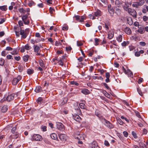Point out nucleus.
I'll return each instance as SVG.
<instances>
[{
    "instance_id": "obj_1",
    "label": "nucleus",
    "mask_w": 148,
    "mask_h": 148,
    "mask_svg": "<svg viewBox=\"0 0 148 148\" xmlns=\"http://www.w3.org/2000/svg\"><path fill=\"white\" fill-rule=\"evenodd\" d=\"M30 32L29 28L26 29L25 30L21 29L20 30V34L21 35L22 38L25 39L28 35Z\"/></svg>"
},
{
    "instance_id": "obj_2",
    "label": "nucleus",
    "mask_w": 148,
    "mask_h": 148,
    "mask_svg": "<svg viewBox=\"0 0 148 148\" xmlns=\"http://www.w3.org/2000/svg\"><path fill=\"white\" fill-rule=\"evenodd\" d=\"M18 96V93H12L9 95L7 97L6 99L8 101L10 102L13 100L16 97Z\"/></svg>"
},
{
    "instance_id": "obj_3",
    "label": "nucleus",
    "mask_w": 148,
    "mask_h": 148,
    "mask_svg": "<svg viewBox=\"0 0 148 148\" xmlns=\"http://www.w3.org/2000/svg\"><path fill=\"white\" fill-rule=\"evenodd\" d=\"M32 139L33 140L40 141L42 140V136L39 134H34L32 137Z\"/></svg>"
},
{
    "instance_id": "obj_4",
    "label": "nucleus",
    "mask_w": 148,
    "mask_h": 148,
    "mask_svg": "<svg viewBox=\"0 0 148 148\" xmlns=\"http://www.w3.org/2000/svg\"><path fill=\"white\" fill-rule=\"evenodd\" d=\"M28 16L27 14L23 15L22 17V21L25 25H28L29 23V21L28 19Z\"/></svg>"
},
{
    "instance_id": "obj_5",
    "label": "nucleus",
    "mask_w": 148,
    "mask_h": 148,
    "mask_svg": "<svg viewBox=\"0 0 148 148\" xmlns=\"http://www.w3.org/2000/svg\"><path fill=\"white\" fill-rule=\"evenodd\" d=\"M103 122H104L105 125L108 128L111 129L114 127V125L106 119H104Z\"/></svg>"
},
{
    "instance_id": "obj_6",
    "label": "nucleus",
    "mask_w": 148,
    "mask_h": 148,
    "mask_svg": "<svg viewBox=\"0 0 148 148\" xmlns=\"http://www.w3.org/2000/svg\"><path fill=\"white\" fill-rule=\"evenodd\" d=\"M21 79V77L20 75H18L16 77L14 78L12 80L13 85H16Z\"/></svg>"
},
{
    "instance_id": "obj_7",
    "label": "nucleus",
    "mask_w": 148,
    "mask_h": 148,
    "mask_svg": "<svg viewBox=\"0 0 148 148\" xmlns=\"http://www.w3.org/2000/svg\"><path fill=\"white\" fill-rule=\"evenodd\" d=\"M128 13L134 18L136 17L137 16V13L136 11L130 8V10H128Z\"/></svg>"
},
{
    "instance_id": "obj_8",
    "label": "nucleus",
    "mask_w": 148,
    "mask_h": 148,
    "mask_svg": "<svg viewBox=\"0 0 148 148\" xmlns=\"http://www.w3.org/2000/svg\"><path fill=\"white\" fill-rule=\"evenodd\" d=\"M57 128L60 131H63L64 130V125L61 123L58 122L57 124Z\"/></svg>"
},
{
    "instance_id": "obj_9",
    "label": "nucleus",
    "mask_w": 148,
    "mask_h": 148,
    "mask_svg": "<svg viewBox=\"0 0 148 148\" xmlns=\"http://www.w3.org/2000/svg\"><path fill=\"white\" fill-rule=\"evenodd\" d=\"M97 145V142L96 141H93L89 144L88 148H96Z\"/></svg>"
},
{
    "instance_id": "obj_10",
    "label": "nucleus",
    "mask_w": 148,
    "mask_h": 148,
    "mask_svg": "<svg viewBox=\"0 0 148 148\" xmlns=\"http://www.w3.org/2000/svg\"><path fill=\"white\" fill-rule=\"evenodd\" d=\"M143 5L138 2H134L132 4V6L133 7L138 8L139 6H141Z\"/></svg>"
},
{
    "instance_id": "obj_11",
    "label": "nucleus",
    "mask_w": 148,
    "mask_h": 148,
    "mask_svg": "<svg viewBox=\"0 0 148 148\" xmlns=\"http://www.w3.org/2000/svg\"><path fill=\"white\" fill-rule=\"evenodd\" d=\"M60 139L62 141H65L66 139V136L64 134H61L58 135Z\"/></svg>"
},
{
    "instance_id": "obj_12",
    "label": "nucleus",
    "mask_w": 148,
    "mask_h": 148,
    "mask_svg": "<svg viewBox=\"0 0 148 148\" xmlns=\"http://www.w3.org/2000/svg\"><path fill=\"white\" fill-rule=\"evenodd\" d=\"M102 13L100 10H97L94 12V15L95 16L99 17L102 15Z\"/></svg>"
},
{
    "instance_id": "obj_13",
    "label": "nucleus",
    "mask_w": 148,
    "mask_h": 148,
    "mask_svg": "<svg viewBox=\"0 0 148 148\" xmlns=\"http://www.w3.org/2000/svg\"><path fill=\"white\" fill-rule=\"evenodd\" d=\"M74 119L76 121L79 122L81 120V118L78 115L75 114L73 115Z\"/></svg>"
},
{
    "instance_id": "obj_14",
    "label": "nucleus",
    "mask_w": 148,
    "mask_h": 148,
    "mask_svg": "<svg viewBox=\"0 0 148 148\" xmlns=\"http://www.w3.org/2000/svg\"><path fill=\"white\" fill-rule=\"evenodd\" d=\"M81 92L84 95H88L90 93V91L88 89L86 88L82 89Z\"/></svg>"
},
{
    "instance_id": "obj_15",
    "label": "nucleus",
    "mask_w": 148,
    "mask_h": 148,
    "mask_svg": "<svg viewBox=\"0 0 148 148\" xmlns=\"http://www.w3.org/2000/svg\"><path fill=\"white\" fill-rule=\"evenodd\" d=\"M34 51L36 53L38 52L40 50V47L37 45H34L33 46Z\"/></svg>"
},
{
    "instance_id": "obj_16",
    "label": "nucleus",
    "mask_w": 148,
    "mask_h": 148,
    "mask_svg": "<svg viewBox=\"0 0 148 148\" xmlns=\"http://www.w3.org/2000/svg\"><path fill=\"white\" fill-rule=\"evenodd\" d=\"M122 3L119 0H116L115 2V4L117 7H119L122 5Z\"/></svg>"
},
{
    "instance_id": "obj_17",
    "label": "nucleus",
    "mask_w": 148,
    "mask_h": 148,
    "mask_svg": "<svg viewBox=\"0 0 148 148\" xmlns=\"http://www.w3.org/2000/svg\"><path fill=\"white\" fill-rule=\"evenodd\" d=\"M8 109L7 106L4 105L1 108V111L3 112H6Z\"/></svg>"
},
{
    "instance_id": "obj_18",
    "label": "nucleus",
    "mask_w": 148,
    "mask_h": 148,
    "mask_svg": "<svg viewBox=\"0 0 148 148\" xmlns=\"http://www.w3.org/2000/svg\"><path fill=\"white\" fill-rule=\"evenodd\" d=\"M106 82L107 83H108L110 81L109 77L110 75L109 73L107 72L106 74Z\"/></svg>"
},
{
    "instance_id": "obj_19",
    "label": "nucleus",
    "mask_w": 148,
    "mask_h": 148,
    "mask_svg": "<svg viewBox=\"0 0 148 148\" xmlns=\"http://www.w3.org/2000/svg\"><path fill=\"white\" fill-rule=\"evenodd\" d=\"M124 31L126 34H130L131 33V31L130 29L128 27H126L124 29Z\"/></svg>"
},
{
    "instance_id": "obj_20",
    "label": "nucleus",
    "mask_w": 148,
    "mask_h": 148,
    "mask_svg": "<svg viewBox=\"0 0 148 148\" xmlns=\"http://www.w3.org/2000/svg\"><path fill=\"white\" fill-rule=\"evenodd\" d=\"M51 138L53 139L56 140L58 138L57 134L55 133L51 134L50 135Z\"/></svg>"
},
{
    "instance_id": "obj_21",
    "label": "nucleus",
    "mask_w": 148,
    "mask_h": 148,
    "mask_svg": "<svg viewBox=\"0 0 148 148\" xmlns=\"http://www.w3.org/2000/svg\"><path fill=\"white\" fill-rule=\"evenodd\" d=\"M41 87L40 86H38L36 87L35 91L36 93H38L40 92L42 90Z\"/></svg>"
},
{
    "instance_id": "obj_22",
    "label": "nucleus",
    "mask_w": 148,
    "mask_h": 148,
    "mask_svg": "<svg viewBox=\"0 0 148 148\" xmlns=\"http://www.w3.org/2000/svg\"><path fill=\"white\" fill-rule=\"evenodd\" d=\"M15 133V134H14L13 135H11V136L12 138L16 139L19 136V134L17 132H16Z\"/></svg>"
},
{
    "instance_id": "obj_23",
    "label": "nucleus",
    "mask_w": 148,
    "mask_h": 148,
    "mask_svg": "<svg viewBox=\"0 0 148 148\" xmlns=\"http://www.w3.org/2000/svg\"><path fill=\"white\" fill-rule=\"evenodd\" d=\"M127 74L131 77H132L133 76V74L131 71L129 69H128L127 70Z\"/></svg>"
},
{
    "instance_id": "obj_24",
    "label": "nucleus",
    "mask_w": 148,
    "mask_h": 148,
    "mask_svg": "<svg viewBox=\"0 0 148 148\" xmlns=\"http://www.w3.org/2000/svg\"><path fill=\"white\" fill-rule=\"evenodd\" d=\"M122 36L121 35H119L116 38V39L119 42H121L122 40Z\"/></svg>"
},
{
    "instance_id": "obj_25",
    "label": "nucleus",
    "mask_w": 148,
    "mask_h": 148,
    "mask_svg": "<svg viewBox=\"0 0 148 148\" xmlns=\"http://www.w3.org/2000/svg\"><path fill=\"white\" fill-rule=\"evenodd\" d=\"M29 57V56L28 55H26L24 56L23 58L24 61L27 62L28 60Z\"/></svg>"
},
{
    "instance_id": "obj_26",
    "label": "nucleus",
    "mask_w": 148,
    "mask_h": 148,
    "mask_svg": "<svg viewBox=\"0 0 148 148\" xmlns=\"http://www.w3.org/2000/svg\"><path fill=\"white\" fill-rule=\"evenodd\" d=\"M77 135V136L76 137V138L78 139L82 140L84 139V138L82 134H78Z\"/></svg>"
},
{
    "instance_id": "obj_27",
    "label": "nucleus",
    "mask_w": 148,
    "mask_h": 148,
    "mask_svg": "<svg viewBox=\"0 0 148 148\" xmlns=\"http://www.w3.org/2000/svg\"><path fill=\"white\" fill-rule=\"evenodd\" d=\"M24 47V48L27 50H29L32 49V47L27 44Z\"/></svg>"
},
{
    "instance_id": "obj_28",
    "label": "nucleus",
    "mask_w": 148,
    "mask_h": 148,
    "mask_svg": "<svg viewBox=\"0 0 148 148\" xmlns=\"http://www.w3.org/2000/svg\"><path fill=\"white\" fill-rule=\"evenodd\" d=\"M115 13L118 15H120L121 14V10L119 8H116L115 9Z\"/></svg>"
},
{
    "instance_id": "obj_29",
    "label": "nucleus",
    "mask_w": 148,
    "mask_h": 148,
    "mask_svg": "<svg viewBox=\"0 0 148 148\" xmlns=\"http://www.w3.org/2000/svg\"><path fill=\"white\" fill-rule=\"evenodd\" d=\"M101 41V40L99 39H98L97 38H95V45H99L98 42Z\"/></svg>"
},
{
    "instance_id": "obj_30",
    "label": "nucleus",
    "mask_w": 148,
    "mask_h": 148,
    "mask_svg": "<svg viewBox=\"0 0 148 148\" xmlns=\"http://www.w3.org/2000/svg\"><path fill=\"white\" fill-rule=\"evenodd\" d=\"M39 64L40 66L42 68L45 67V64L43 61L42 60H40L39 61Z\"/></svg>"
},
{
    "instance_id": "obj_31",
    "label": "nucleus",
    "mask_w": 148,
    "mask_h": 148,
    "mask_svg": "<svg viewBox=\"0 0 148 148\" xmlns=\"http://www.w3.org/2000/svg\"><path fill=\"white\" fill-rule=\"evenodd\" d=\"M0 9L2 11H6L7 9V8L6 5H3L0 6Z\"/></svg>"
},
{
    "instance_id": "obj_32",
    "label": "nucleus",
    "mask_w": 148,
    "mask_h": 148,
    "mask_svg": "<svg viewBox=\"0 0 148 148\" xmlns=\"http://www.w3.org/2000/svg\"><path fill=\"white\" fill-rule=\"evenodd\" d=\"M19 12L21 13L24 14L26 12V10H24L23 8H20L18 9Z\"/></svg>"
},
{
    "instance_id": "obj_33",
    "label": "nucleus",
    "mask_w": 148,
    "mask_h": 148,
    "mask_svg": "<svg viewBox=\"0 0 148 148\" xmlns=\"http://www.w3.org/2000/svg\"><path fill=\"white\" fill-rule=\"evenodd\" d=\"M70 83L72 85H75L76 86H78L79 85V84L78 83L74 81H71Z\"/></svg>"
},
{
    "instance_id": "obj_34",
    "label": "nucleus",
    "mask_w": 148,
    "mask_h": 148,
    "mask_svg": "<svg viewBox=\"0 0 148 148\" xmlns=\"http://www.w3.org/2000/svg\"><path fill=\"white\" fill-rule=\"evenodd\" d=\"M92 78L94 79H101V80H103V78H102V76H100L99 77L98 76H93L92 77Z\"/></svg>"
},
{
    "instance_id": "obj_35",
    "label": "nucleus",
    "mask_w": 148,
    "mask_h": 148,
    "mask_svg": "<svg viewBox=\"0 0 148 148\" xmlns=\"http://www.w3.org/2000/svg\"><path fill=\"white\" fill-rule=\"evenodd\" d=\"M43 99L42 97H39L37 100H36V101L39 104H40L41 103V102L42 101Z\"/></svg>"
},
{
    "instance_id": "obj_36",
    "label": "nucleus",
    "mask_w": 148,
    "mask_h": 148,
    "mask_svg": "<svg viewBox=\"0 0 148 148\" xmlns=\"http://www.w3.org/2000/svg\"><path fill=\"white\" fill-rule=\"evenodd\" d=\"M11 53L13 55H15L18 54V52L16 49H14L11 52Z\"/></svg>"
},
{
    "instance_id": "obj_37",
    "label": "nucleus",
    "mask_w": 148,
    "mask_h": 148,
    "mask_svg": "<svg viewBox=\"0 0 148 148\" xmlns=\"http://www.w3.org/2000/svg\"><path fill=\"white\" fill-rule=\"evenodd\" d=\"M129 42V41H124L122 44V45L123 46L125 47L128 45Z\"/></svg>"
},
{
    "instance_id": "obj_38",
    "label": "nucleus",
    "mask_w": 148,
    "mask_h": 148,
    "mask_svg": "<svg viewBox=\"0 0 148 148\" xmlns=\"http://www.w3.org/2000/svg\"><path fill=\"white\" fill-rule=\"evenodd\" d=\"M138 32L140 34H143L145 32V30L144 29L142 28L138 29Z\"/></svg>"
},
{
    "instance_id": "obj_39",
    "label": "nucleus",
    "mask_w": 148,
    "mask_h": 148,
    "mask_svg": "<svg viewBox=\"0 0 148 148\" xmlns=\"http://www.w3.org/2000/svg\"><path fill=\"white\" fill-rule=\"evenodd\" d=\"M103 93L105 95L106 97H107L108 98H110L111 97L110 95V94L107 92L106 91H103Z\"/></svg>"
},
{
    "instance_id": "obj_40",
    "label": "nucleus",
    "mask_w": 148,
    "mask_h": 148,
    "mask_svg": "<svg viewBox=\"0 0 148 148\" xmlns=\"http://www.w3.org/2000/svg\"><path fill=\"white\" fill-rule=\"evenodd\" d=\"M63 61H64L62 60V59H60L58 61V63L59 65H61L62 66H63L64 65Z\"/></svg>"
},
{
    "instance_id": "obj_41",
    "label": "nucleus",
    "mask_w": 148,
    "mask_h": 148,
    "mask_svg": "<svg viewBox=\"0 0 148 148\" xmlns=\"http://www.w3.org/2000/svg\"><path fill=\"white\" fill-rule=\"evenodd\" d=\"M114 36V34L111 33H109L108 34V38L110 39H112Z\"/></svg>"
},
{
    "instance_id": "obj_42",
    "label": "nucleus",
    "mask_w": 148,
    "mask_h": 148,
    "mask_svg": "<svg viewBox=\"0 0 148 148\" xmlns=\"http://www.w3.org/2000/svg\"><path fill=\"white\" fill-rule=\"evenodd\" d=\"M4 60L3 59H0V65L3 66L4 64Z\"/></svg>"
},
{
    "instance_id": "obj_43",
    "label": "nucleus",
    "mask_w": 148,
    "mask_h": 148,
    "mask_svg": "<svg viewBox=\"0 0 148 148\" xmlns=\"http://www.w3.org/2000/svg\"><path fill=\"white\" fill-rule=\"evenodd\" d=\"M117 121L118 123L120 125H123V122L119 118L118 119H117Z\"/></svg>"
},
{
    "instance_id": "obj_44",
    "label": "nucleus",
    "mask_w": 148,
    "mask_h": 148,
    "mask_svg": "<svg viewBox=\"0 0 148 148\" xmlns=\"http://www.w3.org/2000/svg\"><path fill=\"white\" fill-rule=\"evenodd\" d=\"M34 73V70L31 69H28L27 70V73L29 74H31Z\"/></svg>"
},
{
    "instance_id": "obj_45",
    "label": "nucleus",
    "mask_w": 148,
    "mask_h": 148,
    "mask_svg": "<svg viewBox=\"0 0 148 148\" xmlns=\"http://www.w3.org/2000/svg\"><path fill=\"white\" fill-rule=\"evenodd\" d=\"M80 20L79 21V22H83L84 20L86 18L84 16H80Z\"/></svg>"
},
{
    "instance_id": "obj_46",
    "label": "nucleus",
    "mask_w": 148,
    "mask_h": 148,
    "mask_svg": "<svg viewBox=\"0 0 148 148\" xmlns=\"http://www.w3.org/2000/svg\"><path fill=\"white\" fill-rule=\"evenodd\" d=\"M49 11L50 13L51 14H53L55 10L52 8L50 7L49 9Z\"/></svg>"
},
{
    "instance_id": "obj_47",
    "label": "nucleus",
    "mask_w": 148,
    "mask_h": 148,
    "mask_svg": "<svg viewBox=\"0 0 148 148\" xmlns=\"http://www.w3.org/2000/svg\"><path fill=\"white\" fill-rule=\"evenodd\" d=\"M137 91L139 94L141 96H143V93L141 91L140 88H137Z\"/></svg>"
},
{
    "instance_id": "obj_48",
    "label": "nucleus",
    "mask_w": 148,
    "mask_h": 148,
    "mask_svg": "<svg viewBox=\"0 0 148 148\" xmlns=\"http://www.w3.org/2000/svg\"><path fill=\"white\" fill-rule=\"evenodd\" d=\"M16 127H14L11 130V132L13 133H15L16 132H15L16 130Z\"/></svg>"
},
{
    "instance_id": "obj_49",
    "label": "nucleus",
    "mask_w": 148,
    "mask_h": 148,
    "mask_svg": "<svg viewBox=\"0 0 148 148\" xmlns=\"http://www.w3.org/2000/svg\"><path fill=\"white\" fill-rule=\"evenodd\" d=\"M80 108L82 109H84L85 107V105L83 103H80L79 104Z\"/></svg>"
},
{
    "instance_id": "obj_50",
    "label": "nucleus",
    "mask_w": 148,
    "mask_h": 148,
    "mask_svg": "<svg viewBox=\"0 0 148 148\" xmlns=\"http://www.w3.org/2000/svg\"><path fill=\"white\" fill-rule=\"evenodd\" d=\"M140 148H146V147L145 145L142 143L140 144Z\"/></svg>"
},
{
    "instance_id": "obj_51",
    "label": "nucleus",
    "mask_w": 148,
    "mask_h": 148,
    "mask_svg": "<svg viewBox=\"0 0 148 148\" xmlns=\"http://www.w3.org/2000/svg\"><path fill=\"white\" fill-rule=\"evenodd\" d=\"M108 11L110 14H112L114 13L113 10L112 8H110V9H108Z\"/></svg>"
},
{
    "instance_id": "obj_52",
    "label": "nucleus",
    "mask_w": 148,
    "mask_h": 148,
    "mask_svg": "<svg viewBox=\"0 0 148 148\" xmlns=\"http://www.w3.org/2000/svg\"><path fill=\"white\" fill-rule=\"evenodd\" d=\"M77 45L80 46L82 45L83 44V43L81 41H78L77 42Z\"/></svg>"
},
{
    "instance_id": "obj_53",
    "label": "nucleus",
    "mask_w": 148,
    "mask_h": 148,
    "mask_svg": "<svg viewBox=\"0 0 148 148\" xmlns=\"http://www.w3.org/2000/svg\"><path fill=\"white\" fill-rule=\"evenodd\" d=\"M34 3L33 1H31L28 4V5L30 7H31L34 4Z\"/></svg>"
},
{
    "instance_id": "obj_54",
    "label": "nucleus",
    "mask_w": 148,
    "mask_h": 148,
    "mask_svg": "<svg viewBox=\"0 0 148 148\" xmlns=\"http://www.w3.org/2000/svg\"><path fill=\"white\" fill-rule=\"evenodd\" d=\"M75 19L76 20L79 22V21L80 20V16L77 15L75 16Z\"/></svg>"
},
{
    "instance_id": "obj_55",
    "label": "nucleus",
    "mask_w": 148,
    "mask_h": 148,
    "mask_svg": "<svg viewBox=\"0 0 148 148\" xmlns=\"http://www.w3.org/2000/svg\"><path fill=\"white\" fill-rule=\"evenodd\" d=\"M104 144L107 147H109L110 146V144L109 142L107 140H105L104 141Z\"/></svg>"
},
{
    "instance_id": "obj_56",
    "label": "nucleus",
    "mask_w": 148,
    "mask_h": 148,
    "mask_svg": "<svg viewBox=\"0 0 148 148\" xmlns=\"http://www.w3.org/2000/svg\"><path fill=\"white\" fill-rule=\"evenodd\" d=\"M132 135L133 136L134 138H137L136 133L134 132H132Z\"/></svg>"
},
{
    "instance_id": "obj_57",
    "label": "nucleus",
    "mask_w": 148,
    "mask_h": 148,
    "mask_svg": "<svg viewBox=\"0 0 148 148\" xmlns=\"http://www.w3.org/2000/svg\"><path fill=\"white\" fill-rule=\"evenodd\" d=\"M123 134L124 136L126 137H127L128 136V134L126 131H124L123 132Z\"/></svg>"
},
{
    "instance_id": "obj_58",
    "label": "nucleus",
    "mask_w": 148,
    "mask_h": 148,
    "mask_svg": "<svg viewBox=\"0 0 148 148\" xmlns=\"http://www.w3.org/2000/svg\"><path fill=\"white\" fill-rule=\"evenodd\" d=\"M121 118L122 119H125L127 122L128 123L129 122V120L127 119L124 116H122L121 117Z\"/></svg>"
},
{
    "instance_id": "obj_59",
    "label": "nucleus",
    "mask_w": 148,
    "mask_h": 148,
    "mask_svg": "<svg viewBox=\"0 0 148 148\" xmlns=\"http://www.w3.org/2000/svg\"><path fill=\"white\" fill-rule=\"evenodd\" d=\"M148 19V18L147 16H144L143 17V20L144 21H147Z\"/></svg>"
},
{
    "instance_id": "obj_60",
    "label": "nucleus",
    "mask_w": 148,
    "mask_h": 148,
    "mask_svg": "<svg viewBox=\"0 0 148 148\" xmlns=\"http://www.w3.org/2000/svg\"><path fill=\"white\" fill-rule=\"evenodd\" d=\"M139 43L140 45L142 46H144L146 45V43L144 42H140Z\"/></svg>"
},
{
    "instance_id": "obj_61",
    "label": "nucleus",
    "mask_w": 148,
    "mask_h": 148,
    "mask_svg": "<svg viewBox=\"0 0 148 148\" xmlns=\"http://www.w3.org/2000/svg\"><path fill=\"white\" fill-rule=\"evenodd\" d=\"M136 115L139 118H140L141 117L140 115V113L138 111H136L135 112Z\"/></svg>"
},
{
    "instance_id": "obj_62",
    "label": "nucleus",
    "mask_w": 148,
    "mask_h": 148,
    "mask_svg": "<svg viewBox=\"0 0 148 148\" xmlns=\"http://www.w3.org/2000/svg\"><path fill=\"white\" fill-rule=\"evenodd\" d=\"M18 24L19 26L21 27L23 26V23L22 21L20 20L18 21Z\"/></svg>"
},
{
    "instance_id": "obj_63",
    "label": "nucleus",
    "mask_w": 148,
    "mask_h": 148,
    "mask_svg": "<svg viewBox=\"0 0 148 148\" xmlns=\"http://www.w3.org/2000/svg\"><path fill=\"white\" fill-rule=\"evenodd\" d=\"M68 29V27L67 26H64L62 27V29L63 30H67Z\"/></svg>"
},
{
    "instance_id": "obj_64",
    "label": "nucleus",
    "mask_w": 148,
    "mask_h": 148,
    "mask_svg": "<svg viewBox=\"0 0 148 148\" xmlns=\"http://www.w3.org/2000/svg\"><path fill=\"white\" fill-rule=\"evenodd\" d=\"M66 50L67 51H70L72 49V48L70 46L66 47Z\"/></svg>"
}]
</instances>
